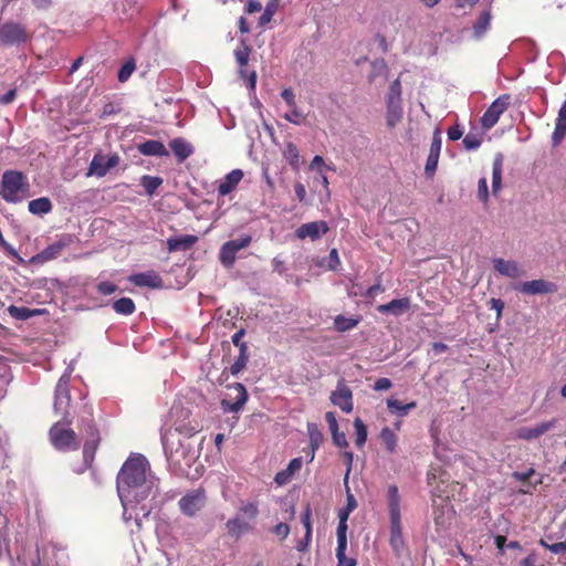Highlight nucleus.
<instances>
[{"instance_id": "nucleus-1", "label": "nucleus", "mask_w": 566, "mask_h": 566, "mask_svg": "<svg viewBox=\"0 0 566 566\" xmlns=\"http://www.w3.org/2000/svg\"><path fill=\"white\" fill-rule=\"evenodd\" d=\"M117 493L123 506L124 521H134L138 530L143 518L172 499L169 492H160L159 480L150 471L148 460L142 454H132L124 462L117 475Z\"/></svg>"}, {"instance_id": "nucleus-2", "label": "nucleus", "mask_w": 566, "mask_h": 566, "mask_svg": "<svg viewBox=\"0 0 566 566\" xmlns=\"http://www.w3.org/2000/svg\"><path fill=\"white\" fill-rule=\"evenodd\" d=\"M30 185L27 177L17 170H8L3 174L0 184V196L3 200L17 203L29 197Z\"/></svg>"}, {"instance_id": "nucleus-3", "label": "nucleus", "mask_w": 566, "mask_h": 566, "mask_svg": "<svg viewBox=\"0 0 566 566\" xmlns=\"http://www.w3.org/2000/svg\"><path fill=\"white\" fill-rule=\"evenodd\" d=\"M388 511L390 516V545L397 555L403 549L401 515H400V495L396 485L388 488Z\"/></svg>"}, {"instance_id": "nucleus-4", "label": "nucleus", "mask_w": 566, "mask_h": 566, "mask_svg": "<svg viewBox=\"0 0 566 566\" xmlns=\"http://www.w3.org/2000/svg\"><path fill=\"white\" fill-rule=\"evenodd\" d=\"M60 549L51 542H42L36 546L35 555L27 557L18 555V560L23 566H55L59 563Z\"/></svg>"}, {"instance_id": "nucleus-5", "label": "nucleus", "mask_w": 566, "mask_h": 566, "mask_svg": "<svg viewBox=\"0 0 566 566\" xmlns=\"http://www.w3.org/2000/svg\"><path fill=\"white\" fill-rule=\"evenodd\" d=\"M50 440L60 451H72L80 447V441L69 423L56 422L50 429Z\"/></svg>"}, {"instance_id": "nucleus-6", "label": "nucleus", "mask_w": 566, "mask_h": 566, "mask_svg": "<svg viewBox=\"0 0 566 566\" xmlns=\"http://www.w3.org/2000/svg\"><path fill=\"white\" fill-rule=\"evenodd\" d=\"M72 369L67 368L65 373L60 377L54 392V412L66 419L69 416L71 395H70V379Z\"/></svg>"}, {"instance_id": "nucleus-7", "label": "nucleus", "mask_w": 566, "mask_h": 566, "mask_svg": "<svg viewBox=\"0 0 566 566\" xmlns=\"http://www.w3.org/2000/svg\"><path fill=\"white\" fill-rule=\"evenodd\" d=\"M226 397L221 400V408L224 412H239L248 401L249 395L245 387L235 382L227 387Z\"/></svg>"}, {"instance_id": "nucleus-8", "label": "nucleus", "mask_w": 566, "mask_h": 566, "mask_svg": "<svg viewBox=\"0 0 566 566\" xmlns=\"http://www.w3.org/2000/svg\"><path fill=\"white\" fill-rule=\"evenodd\" d=\"M252 238L250 235H243L223 243L219 252L220 263L227 269L232 268L237 259V253L249 247Z\"/></svg>"}, {"instance_id": "nucleus-9", "label": "nucleus", "mask_w": 566, "mask_h": 566, "mask_svg": "<svg viewBox=\"0 0 566 566\" xmlns=\"http://www.w3.org/2000/svg\"><path fill=\"white\" fill-rule=\"evenodd\" d=\"M207 503L205 491L197 489L185 494L178 502L179 510L186 516H196Z\"/></svg>"}, {"instance_id": "nucleus-10", "label": "nucleus", "mask_w": 566, "mask_h": 566, "mask_svg": "<svg viewBox=\"0 0 566 566\" xmlns=\"http://www.w3.org/2000/svg\"><path fill=\"white\" fill-rule=\"evenodd\" d=\"M510 104V95L499 96L484 112L481 117V125L485 129H490L499 122L500 116L507 109Z\"/></svg>"}, {"instance_id": "nucleus-11", "label": "nucleus", "mask_w": 566, "mask_h": 566, "mask_svg": "<svg viewBox=\"0 0 566 566\" xmlns=\"http://www.w3.org/2000/svg\"><path fill=\"white\" fill-rule=\"evenodd\" d=\"M28 34L25 29L14 22L4 23L0 28V44L1 45H15L25 42Z\"/></svg>"}, {"instance_id": "nucleus-12", "label": "nucleus", "mask_w": 566, "mask_h": 566, "mask_svg": "<svg viewBox=\"0 0 566 566\" xmlns=\"http://www.w3.org/2000/svg\"><path fill=\"white\" fill-rule=\"evenodd\" d=\"M514 289L526 295L553 294L558 290L555 283L543 279L521 282Z\"/></svg>"}, {"instance_id": "nucleus-13", "label": "nucleus", "mask_w": 566, "mask_h": 566, "mask_svg": "<svg viewBox=\"0 0 566 566\" xmlns=\"http://www.w3.org/2000/svg\"><path fill=\"white\" fill-rule=\"evenodd\" d=\"M281 97L289 107V111L283 114V118L294 125H301L305 120L306 115L298 107L294 92L291 88H284L281 92Z\"/></svg>"}, {"instance_id": "nucleus-14", "label": "nucleus", "mask_w": 566, "mask_h": 566, "mask_svg": "<svg viewBox=\"0 0 566 566\" xmlns=\"http://www.w3.org/2000/svg\"><path fill=\"white\" fill-rule=\"evenodd\" d=\"M119 157L117 155H111L108 157L96 154L88 167L87 176L104 177L112 168L117 166Z\"/></svg>"}, {"instance_id": "nucleus-15", "label": "nucleus", "mask_w": 566, "mask_h": 566, "mask_svg": "<svg viewBox=\"0 0 566 566\" xmlns=\"http://www.w3.org/2000/svg\"><path fill=\"white\" fill-rule=\"evenodd\" d=\"M331 401L346 413L353 411V392L343 379L337 382L336 389L331 394Z\"/></svg>"}, {"instance_id": "nucleus-16", "label": "nucleus", "mask_w": 566, "mask_h": 566, "mask_svg": "<svg viewBox=\"0 0 566 566\" xmlns=\"http://www.w3.org/2000/svg\"><path fill=\"white\" fill-rule=\"evenodd\" d=\"M494 270L509 279H520L526 274L523 265L515 260H505L503 258H495L492 260Z\"/></svg>"}, {"instance_id": "nucleus-17", "label": "nucleus", "mask_w": 566, "mask_h": 566, "mask_svg": "<svg viewBox=\"0 0 566 566\" xmlns=\"http://www.w3.org/2000/svg\"><path fill=\"white\" fill-rule=\"evenodd\" d=\"M327 231L328 226L325 221H312L300 226L295 231V235L301 240L311 239L315 241Z\"/></svg>"}, {"instance_id": "nucleus-18", "label": "nucleus", "mask_w": 566, "mask_h": 566, "mask_svg": "<svg viewBox=\"0 0 566 566\" xmlns=\"http://www.w3.org/2000/svg\"><path fill=\"white\" fill-rule=\"evenodd\" d=\"M243 178V171L241 169H233L229 174L224 176V178L220 181L218 187V193L220 196H227L232 192L239 182Z\"/></svg>"}, {"instance_id": "nucleus-19", "label": "nucleus", "mask_w": 566, "mask_h": 566, "mask_svg": "<svg viewBox=\"0 0 566 566\" xmlns=\"http://www.w3.org/2000/svg\"><path fill=\"white\" fill-rule=\"evenodd\" d=\"M86 440L83 448L85 462L92 461L94 452L96 450L99 437L98 431L93 423H88L86 429Z\"/></svg>"}, {"instance_id": "nucleus-20", "label": "nucleus", "mask_w": 566, "mask_h": 566, "mask_svg": "<svg viewBox=\"0 0 566 566\" xmlns=\"http://www.w3.org/2000/svg\"><path fill=\"white\" fill-rule=\"evenodd\" d=\"M129 281L136 286H148V287H159L161 286V279L155 271H147L144 273H137L129 276Z\"/></svg>"}, {"instance_id": "nucleus-21", "label": "nucleus", "mask_w": 566, "mask_h": 566, "mask_svg": "<svg viewBox=\"0 0 566 566\" xmlns=\"http://www.w3.org/2000/svg\"><path fill=\"white\" fill-rule=\"evenodd\" d=\"M410 307V302L408 298H398L392 300L387 304H381L378 306V312L380 313H389L394 316H400L405 312H407Z\"/></svg>"}, {"instance_id": "nucleus-22", "label": "nucleus", "mask_w": 566, "mask_h": 566, "mask_svg": "<svg viewBox=\"0 0 566 566\" xmlns=\"http://www.w3.org/2000/svg\"><path fill=\"white\" fill-rule=\"evenodd\" d=\"M197 241L198 238L196 235L185 234L180 237L169 238L167 240V245L170 252L185 251L190 249Z\"/></svg>"}, {"instance_id": "nucleus-23", "label": "nucleus", "mask_w": 566, "mask_h": 566, "mask_svg": "<svg viewBox=\"0 0 566 566\" xmlns=\"http://www.w3.org/2000/svg\"><path fill=\"white\" fill-rule=\"evenodd\" d=\"M566 136V98L562 104L556 118L555 129L552 136L553 144H559Z\"/></svg>"}, {"instance_id": "nucleus-24", "label": "nucleus", "mask_w": 566, "mask_h": 566, "mask_svg": "<svg viewBox=\"0 0 566 566\" xmlns=\"http://www.w3.org/2000/svg\"><path fill=\"white\" fill-rule=\"evenodd\" d=\"M282 155L293 169L297 170L301 167L303 160L300 150L294 143L285 142L282 148Z\"/></svg>"}, {"instance_id": "nucleus-25", "label": "nucleus", "mask_w": 566, "mask_h": 566, "mask_svg": "<svg viewBox=\"0 0 566 566\" xmlns=\"http://www.w3.org/2000/svg\"><path fill=\"white\" fill-rule=\"evenodd\" d=\"M491 12L489 10H484L483 12H481V14L479 15V18L476 19V21L474 22L473 24V28H472V36L475 39V40H480L482 39L485 33L489 31L490 27H491Z\"/></svg>"}, {"instance_id": "nucleus-26", "label": "nucleus", "mask_w": 566, "mask_h": 566, "mask_svg": "<svg viewBox=\"0 0 566 566\" xmlns=\"http://www.w3.org/2000/svg\"><path fill=\"white\" fill-rule=\"evenodd\" d=\"M138 151L145 156H168L165 145L158 140H147L138 145Z\"/></svg>"}, {"instance_id": "nucleus-27", "label": "nucleus", "mask_w": 566, "mask_h": 566, "mask_svg": "<svg viewBox=\"0 0 566 566\" xmlns=\"http://www.w3.org/2000/svg\"><path fill=\"white\" fill-rule=\"evenodd\" d=\"M226 527L231 536L239 537L252 530V524L237 515L227 522Z\"/></svg>"}, {"instance_id": "nucleus-28", "label": "nucleus", "mask_w": 566, "mask_h": 566, "mask_svg": "<svg viewBox=\"0 0 566 566\" xmlns=\"http://www.w3.org/2000/svg\"><path fill=\"white\" fill-rule=\"evenodd\" d=\"M169 146L179 161H184L193 153L192 146L182 138L172 139Z\"/></svg>"}, {"instance_id": "nucleus-29", "label": "nucleus", "mask_w": 566, "mask_h": 566, "mask_svg": "<svg viewBox=\"0 0 566 566\" xmlns=\"http://www.w3.org/2000/svg\"><path fill=\"white\" fill-rule=\"evenodd\" d=\"M554 427V421L538 423L532 428H524L520 431V437L526 440L537 438Z\"/></svg>"}, {"instance_id": "nucleus-30", "label": "nucleus", "mask_w": 566, "mask_h": 566, "mask_svg": "<svg viewBox=\"0 0 566 566\" xmlns=\"http://www.w3.org/2000/svg\"><path fill=\"white\" fill-rule=\"evenodd\" d=\"M502 170H503V159L501 155H497L493 161L492 167V193L497 196L499 191L502 187Z\"/></svg>"}, {"instance_id": "nucleus-31", "label": "nucleus", "mask_w": 566, "mask_h": 566, "mask_svg": "<svg viewBox=\"0 0 566 566\" xmlns=\"http://www.w3.org/2000/svg\"><path fill=\"white\" fill-rule=\"evenodd\" d=\"M307 433L310 438V444H311V455L308 462H312L315 457V451L319 448V446L323 442V434L321 430L318 429L317 424L315 423H308L307 424Z\"/></svg>"}, {"instance_id": "nucleus-32", "label": "nucleus", "mask_w": 566, "mask_h": 566, "mask_svg": "<svg viewBox=\"0 0 566 566\" xmlns=\"http://www.w3.org/2000/svg\"><path fill=\"white\" fill-rule=\"evenodd\" d=\"M402 118L401 102L387 101V124L395 127Z\"/></svg>"}, {"instance_id": "nucleus-33", "label": "nucleus", "mask_w": 566, "mask_h": 566, "mask_svg": "<svg viewBox=\"0 0 566 566\" xmlns=\"http://www.w3.org/2000/svg\"><path fill=\"white\" fill-rule=\"evenodd\" d=\"M66 244L67 243L65 241L54 242L51 245H49L48 248H45L43 251H41L36 255V259L42 261V262H46V261L53 260V259H55V258H57L60 255V253L66 247Z\"/></svg>"}, {"instance_id": "nucleus-34", "label": "nucleus", "mask_w": 566, "mask_h": 566, "mask_svg": "<svg viewBox=\"0 0 566 566\" xmlns=\"http://www.w3.org/2000/svg\"><path fill=\"white\" fill-rule=\"evenodd\" d=\"M7 311L11 317H13L15 319H21V321L29 319L33 316L42 314V312H43L42 310H38V308L31 310V308H28L24 306H15V305H10Z\"/></svg>"}, {"instance_id": "nucleus-35", "label": "nucleus", "mask_w": 566, "mask_h": 566, "mask_svg": "<svg viewBox=\"0 0 566 566\" xmlns=\"http://www.w3.org/2000/svg\"><path fill=\"white\" fill-rule=\"evenodd\" d=\"M29 211L33 214L42 216L52 210V203L49 198L42 197L31 200L28 205Z\"/></svg>"}, {"instance_id": "nucleus-36", "label": "nucleus", "mask_w": 566, "mask_h": 566, "mask_svg": "<svg viewBox=\"0 0 566 566\" xmlns=\"http://www.w3.org/2000/svg\"><path fill=\"white\" fill-rule=\"evenodd\" d=\"M379 437H380L381 442L386 447V450L389 453H396L398 438H397V434L395 433V431L392 429H390L389 427H385L380 431Z\"/></svg>"}, {"instance_id": "nucleus-37", "label": "nucleus", "mask_w": 566, "mask_h": 566, "mask_svg": "<svg viewBox=\"0 0 566 566\" xmlns=\"http://www.w3.org/2000/svg\"><path fill=\"white\" fill-rule=\"evenodd\" d=\"M250 52H251V50H250L249 45L247 44L245 40H241L240 45L234 50V56H235V60H237L238 64L241 67L240 69V74L242 76L244 75L243 67L249 62Z\"/></svg>"}, {"instance_id": "nucleus-38", "label": "nucleus", "mask_w": 566, "mask_h": 566, "mask_svg": "<svg viewBox=\"0 0 566 566\" xmlns=\"http://www.w3.org/2000/svg\"><path fill=\"white\" fill-rule=\"evenodd\" d=\"M416 402L402 403L401 401L390 398L387 400V407L390 412L406 416L410 410L416 408Z\"/></svg>"}, {"instance_id": "nucleus-39", "label": "nucleus", "mask_w": 566, "mask_h": 566, "mask_svg": "<svg viewBox=\"0 0 566 566\" xmlns=\"http://www.w3.org/2000/svg\"><path fill=\"white\" fill-rule=\"evenodd\" d=\"M258 513H259V509H258L256 503L247 502V503H242L240 505L239 512L237 515L244 518L245 521H249V523L252 524V522L255 520Z\"/></svg>"}, {"instance_id": "nucleus-40", "label": "nucleus", "mask_w": 566, "mask_h": 566, "mask_svg": "<svg viewBox=\"0 0 566 566\" xmlns=\"http://www.w3.org/2000/svg\"><path fill=\"white\" fill-rule=\"evenodd\" d=\"M359 323L358 318L337 315L334 318V326L338 332H347L353 329Z\"/></svg>"}, {"instance_id": "nucleus-41", "label": "nucleus", "mask_w": 566, "mask_h": 566, "mask_svg": "<svg viewBox=\"0 0 566 566\" xmlns=\"http://www.w3.org/2000/svg\"><path fill=\"white\" fill-rule=\"evenodd\" d=\"M113 307L116 311V313L123 314V315H129V314L134 313V311H135V304H134L133 300L129 297H122V298L117 300L114 303Z\"/></svg>"}, {"instance_id": "nucleus-42", "label": "nucleus", "mask_w": 566, "mask_h": 566, "mask_svg": "<svg viewBox=\"0 0 566 566\" xmlns=\"http://www.w3.org/2000/svg\"><path fill=\"white\" fill-rule=\"evenodd\" d=\"M277 8H279V0H270L266 3L263 13L260 17V20H259L260 25L268 24L272 20Z\"/></svg>"}, {"instance_id": "nucleus-43", "label": "nucleus", "mask_w": 566, "mask_h": 566, "mask_svg": "<svg viewBox=\"0 0 566 566\" xmlns=\"http://www.w3.org/2000/svg\"><path fill=\"white\" fill-rule=\"evenodd\" d=\"M354 428H355V433H356V446L357 447H363L367 440V428L365 426V423L363 422L361 419L359 418H356L354 420Z\"/></svg>"}, {"instance_id": "nucleus-44", "label": "nucleus", "mask_w": 566, "mask_h": 566, "mask_svg": "<svg viewBox=\"0 0 566 566\" xmlns=\"http://www.w3.org/2000/svg\"><path fill=\"white\" fill-rule=\"evenodd\" d=\"M347 545H337L336 557L337 566H356V560L353 557L346 556Z\"/></svg>"}, {"instance_id": "nucleus-45", "label": "nucleus", "mask_w": 566, "mask_h": 566, "mask_svg": "<svg viewBox=\"0 0 566 566\" xmlns=\"http://www.w3.org/2000/svg\"><path fill=\"white\" fill-rule=\"evenodd\" d=\"M310 170L315 171L316 174L324 172L326 170H335L334 166L327 165L322 156L316 155L311 164Z\"/></svg>"}, {"instance_id": "nucleus-46", "label": "nucleus", "mask_w": 566, "mask_h": 566, "mask_svg": "<svg viewBox=\"0 0 566 566\" xmlns=\"http://www.w3.org/2000/svg\"><path fill=\"white\" fill-rule=\"evenodd\" d=\"M142 185L148 195H153L161 185V179L158 177L144 176L142 178Z\"/></svg>"}, {"instance_id": "nucleus-47", "label": "nucleus", "mask_w": 566, "mask_h": 566, "mask_svg": "<svg viewBox=\"0 0 566 566\" xmlns=\"http://www.w3.org/2000/svg\"><path fill=\"white\" fill-rule=\"evenodd\" d=\"M444 471L439 467H430L428 473H427V481L430 486L433 485L436 481L444 482Z\"/></svg>"}, {"instance_id": "nucleus-48", "label": "nucleus", "mask_w": 566, "mask_h": 566, "mask_svg": "<svg viewBox=\"0 0 566 566\" xmlns=\"http://www.w3.org/2000/svg\"><path fill=\"white\" fill-rule=\"evenodd\" d=\"M465 149L468 150H475L480 147L482 143V138L476 134H467L462 140Z\"/></svg>"}, {"instance_id": "nucleus-49", "label": "nucleus", "mask_w": 566, "mask_h": 566, "mask_svg": "<svg viewBox=\"0 0 566 566\" xmlns=\"http://www.w3.org/2000/svg\"><path fill=\"white\" fill-rule=\"evenodd\" d=\"M135 67L134 60L126 61L118 72V81L126 82L135 71Z\"/></svg>"}, {"instance_id": "nucleus-50", "label": "nucleus", "mask_w": 566, "mask_h": 566, "mask_svg": "<svg viewBox=\"0 0 566 566\" xmlns=\"http://www.w3.org/2000/svg\"><path fill=\"white\" fill-rule=\"evenodd\" d=\"M387 72V65L384 60H375L371 62L370 80H375L377 76H382Z\"/></svg>"}, {"instance_id": "nucleus-51", "label": "nucleus", "mask_w": 566, "mask_h": 566, "mask_svg": "<svg viewBox=\"0 0 566 566\" xmlns=\"http://www.w3.org/2000/svg\"><path fill=\"white\" fill-rule=\"evenodd\" d=\"M311 507L307 505L304 513L302 514V523L305 527V537L306 544L311 542L312 538V524H311Z\"/></svg>"}, {"instance_id": "nucleus-52", "label": "nucleus", "mask_w": 566, "mask_h": 566, "mask_svg": "<svg viewBox=\"0 0 566 566\" xmlns=\"http://www.w3.org/2000/svg\"><path fill=\"white\" fill-rule=\"evenodd\" d=\"M400 96H401L400 81L395 80L390 85L387 101L401 102Z\"/></svg>"}, {"instance_id": "nucleus-53", "label": "nucleus", "mask_w": 566, "mask_h": 566, "mask_svg": "<svg viewBox=\"0 0 566 566\" xmlns=\"http://www.w3.org/2000/svg\"><path fill=\"white\" fill-rule=\"evenodd\" d=\"M438 161H439V155H433V154L428 155L426 167H424V171H426L427 176L431 177L436 172L437 167H438Z\"/></svg>"}, {"instance_id": "nucleus-54", "label": "nucleus", "mask_w": 566, "mask_h": 566, "mask_svg": "<svg viewBox=\"0 0 566 566\" xmlns=\"http://www.w3.org/2000/svg\"><path fill=\"white\" fill-rule=\"evenodd\" d=\"M478 198L482 202H486L489 199V189L486 178L482 177L478 182Z\"/></svg>"}, {"instance_id": "nucleus-55", "label": "nucleus", "mask_w": 566, "mask_h": 566, "mask_svg": "<svg viewBox=\"0 0 566 566\" xmlns=\"http://www.w3.org/2000/svg\"><path fill=\"white\" fill-rule=\"evenodd\" d=\"M247 363H248V357L243 353V349H242L240 355H239V357L237 358V360L231 366V374L232 375H238L245 367Z\"/></svg>"}, {"instance_id": "nucleus-56", "label": "nucleus", "mask_w": 566, "mask_h": 566, "mask_svg": "<svg viewBox=\"0 0 566 566\" xmlns=\"http://www.w3.org/2000/svg\"><path fill=\"white\" fill-rule=\"evenodd\" d=\"M347 522H338L337 526V545H347Z\"/></svg>"}, {"instance_id": "nucleus-57", "label": "nucleus", "mask_w": 566, "mask_h": 566, "mask_svg": "<svg viewBox=\"0 0 566 566\" xmlns=\"http://www.w3.org/2000/svg\"><path fill=\"white\" fill-rule=\"evenodd\" d=\"M332 438L335 446L339 448L348 447V442L344 432H340L339 430H337L336 432H332Z\"/></svg>"}, {"instance_id": "nucleus-58", "label": "nucleus", "mask_w": 566, "mask_h": 566, "mask_svg": "<svg viewBox=\"0 0 566 566\" xmlns=\"http://www.w3.org/2000/svg\"><path fill=\"white\" fill-rule=\"evenodd\" d=\"M117 290V286L111 282H101L97 285V291L103 295H111Z\"/></svg>"}, {"instance_id": "nucleus-59", "label": "nucleus", "mask_w": 566, "mask_h": 566, "mask_svg": "<svg viewBox=\"0 0 566 566\" xmlns=\"http://www.w3.org/2000/svg\"><path fill=\"white\" fill-rule=\"evenodd\" d=\"M292 473H290L286 469L283 470V471H280L276 473L275 478H274V481L279 484V485H284L286 483H289L292 479Z\"/></svg>"}, {"instance_id": "nucleus-60", "label": "nucleus", "mask_w": 566, "mask_h": 566, "mask_svg": "<svg viewBox=\"0 0 566 566\" xmlns=\"http://www.w3.org/2000/svg\"><path fill=\"white\" fill-rule=\"evenodd\" d=\"M325 419H326V422L328 424L331 433L332 432H336L337 430H339L338 429V422H337V419H336V416H335L334 412H332V411L326 412Z\"/></svg>"}, {"instance_id": "nucleus-61", "label": "nucleus", "mask_w": 566, "mask_h": 566, "mask_svg": "<svg viewBox=\"0 0 566 566\" xmlns=\"http://www.w3.org/2000/svg\"><path fill=\"white\" fill-rule=\"evenodd\" d=\"M490 306L496 312V319H500L504 308V302L500 298H491Z\"/></svg>"}, {"instance_id": "nucleus-62", "label": "nucleus", "mask_w": 566, "mask_h": 566, "mask_svg": "<svg viewBox=\"0 0 566 566\" xmlns=\"http://www.w3.org/2000/svg\"><path fill=\"white\" fill-rule=\"evenodd\" d=\"M391 386H392V384H391L390 379L379 378L376 380V382L374 385V389L377 391H384V390H388L389 388H391Z\"/></svg>"}, {"instance_id": "nucleus-63", "label": "nucleus", "mask_w": 566, "mask_h": 566, "mask_svg": "<svg viewBox=\"0 0 566 566\" xmlns=\"http://www.w3.org/2000/svg\"><path fill=\"white\" fill-rule=\"evenodd\" d=\"M274 534L281 538H285L287 537L289 533H290V527L287 524L285 523H279L274 530H273Z\"/></svg>"}, {"instance_id": "nucleus-64", "label": "nucleus", "mask_w": 566, "mask_h": 566, "mask_svg": "<svg viewBox=\"0 0 566 566\" xmlns=\"http://www.w3.org/2000/svg\"><path fill=\"white\" fill-rule=\"evenodd\" d=\"M303 461L302 458H294L290 461L286 470L294 475L302 468Z\"/></svg>"}]
</instances>
